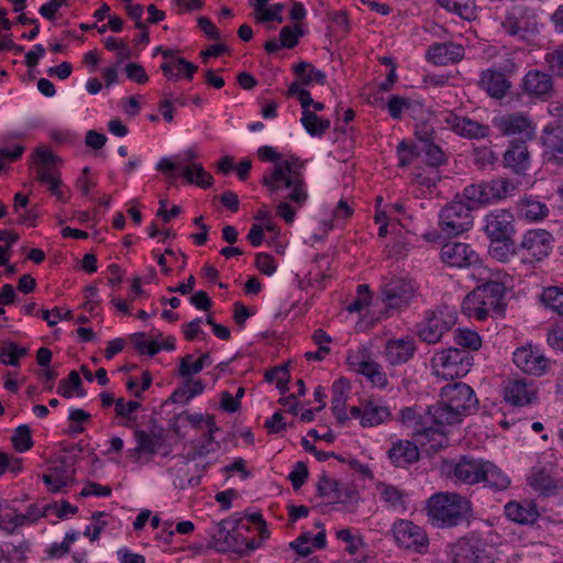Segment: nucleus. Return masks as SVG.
I'll return each instance as SVG.
<instances>
[{
    "mask_svg": "<svg viewBox=\"0 0 563 563\" xmlns=\"http://www.w3.org/2000/svg\"><path fill=\"white\" fill-rule=\"evenodd\" d=\"M262 161L273 162L274 167L269 174L264 175L263 185L271 195L290 199L298 207L308 200V191L302 174L303 163L298 157L280 161V155L272 146H262L257 151Z\"/></svg>",
    "mask_w": 563,
    "mask_h": 563,
    "instance_id": "nucleus-1",
    "label": "nucleus"
},
{
    "mask_svg": "<svg viewBox=\"0 0 563 563\" xmlns=\"http://www.w3.org/2000/svg\"><path fill=\"white\" fill-rule=\"evenodd\" d=\"M426 511L433 527L454 528L471 520L473 504L459 493L440 492L429 497Z\"/></svg>",
    "mask_w": 563,
    "mask_h": 563,
    "instance_id": "nucleus-2",
    "label": "nucleus"
},
{
    "mask_svg": "<svg viewBox=\"0 0 563 563\" xmlns=\"http://www.w3.org/2000/svg\"><path fill=\"white\" fill-rule=\"evenodd\" d=\"M477 405L472 387L456 382L441 388L440 400L434 407L438 419L446 427L462 422L464 417L476 411Z\"/></svg>",
    "mask_w": 563,
    "mask_h": 563,
    "instance_id": "nucleus-3",
    "label": "nucleus"
},
{
    "mask_svg": "<svg viewBox=\"0 0 563 563\" xmlns=\"http://www.w3.org/2000/svg\"><path fill=\"white\" fill-rule=\"evenodd\" d=\"M506 288L503 283L487 280L471 291L462 302L463 312L470 318L484 321L503 314Z\"/></svg>",
    "mask_w": 563,
    "mask_h": 563,
    "instance_id": "nucleus-4",
    "label": "nucleus"
},
{
    "mask_svg": "<svg viewBox=\"0 0 563 563\" xmlns=\"http://www.w3.org/2000/svg\"><path fill=\"white\" fill-rule=\"evenodd\" d=\"M401 421L411 430L415 440L421 444H426L434 434L444 433L445 426L438 419L434 406L429 407L424 412H418L416 408L411 407L404 408Z\"/></svg>",
    "mask_w": 563,
    "mask_h": 563,
    "instance_id": "nucleus-5",
    "label": "nucleus"
},
{
    "mask_svg": "<svg viewBox=\"0 0 563 563\" xmlns=\"http://www.w3.org/2000/svg\"><path fill=\"white\" fill-rule=\"evenodd\" d=\"M433 373L444 379H454L465 376L473 366L470 351L449 347L433 355L431 358Z\"/></svg>",
    "mask_w": 563,
    "mask_h": 563,
    "instance_id": "nucleus-6",
    "label": "nucleus"
},
{
    "mask_svg": "<svg viewBox=\"0 0 563 563\" xmlns=\"http://www.w3.org/2000/svg\"><path fill=\"white\" fill-rule=\"evenodd\" d=\"M418 291V285L412 278L390 276L380 286V295L386 310L401 311L407 309Z\"/></svg>",
    "mask_w": 563,
    "mask_h": 563,
    "instance_id": "nucleus-7",
    "label": "nucleus"
},
{
    "mask_svg": "<svg viewBox=\"0 0 563 563\" xmlns=\"http://www.w3.org/2000/svg\"><path fill=\"white\" fill-rule=\"evenodd\" d=\"M391 533L396 544L407 551L424 554L429 550L427 531L408 519H397L391 526Z\"/></svg>",
    "mask_w": 563,
    "mask_h": 563,
    "instance_id": "nucleus-8",
    "label": "nucleus"
},
{
    "mask_svg": "<svg viewBox=\"0 0 563 563\" xmlns=\"http://www.w3.org/2000/svg\"><path fill=\"white\" fill-rule=\"evenodd\" d=\"M553 236L544 229L528 230L521 238L514 252L523 262L534 263L544 260L552 250Z\"/></svg>",
    "mask_w": 563,
    "mask_h": 563,
    "instance_id": "nucleus-9",
    "label": "nucleus"
},
{
    "mask_svg": "<svg viewBox=\"0 0 563 563\" xmlns=\"http://www.w3.org/2000/svg\"><path fill=\"white\" fill-rule=\"evenodd\" d=\"M473 225L472 208L463 201H452L439 214V227L446 235H460Z\"/></svg>",
    "mask_w": 563,
    "mask_h": 563,
    "instance_id": "nucleus-10",
    "label": "nucleus"
},
{
    "mask_svg": "<svg viewBox=\"0 0 563 563\" xmlns=\"http://www.w3.org/2000/svg\"><path fill=\"white\" fill-rule=\"evenodd\" d=\"M486 460L471 455H461L456 460L445 463L448 477L467 486L481 484Z\"/></svg>",
    "mask_w": 563,
    "mask_h": 563,
    "instance_id": "nucleus-11",
    "label": "nucleus"
},
{
    "mask_svg": "<svg viewBox=\"0 0 563 563\" xmlns=\"http://www.w3.org/2000/svg\"><path fill=\"white\" fill-rule=\"evenodd\" d=\"M540 143L542 157L548 166L563 168V124L553 123L543 128Z\"/></svg>",
    "mask_w": 563,
    "mask_h": 563,
    "instance_id": "nucleus-12",
    "label": "nucleus"
},
{
    "mask_svg": "<svg viewBox=\"0 0 563 563\" xmlns=\"http://www.w3.org/2000/svg\"><path fill=\"white\" fill-rule=\"evenodd\" d=\"M440 257L450 267L470 268L481 264L478 253L472 245L463 242L449 241L440 251Z\"/></svg>",
    "mask_w": 563,
    "mask_h": 563,
    "instance_id": "nucleus-13",
    "label": "nucleus"
},
{
    "mask_svg": "<svg viewBox=\"0 0 563 563\" xmlns=\"http://www.w3.org/2000/svg\"><path fill=\"white\" fill-rule=\"evenodd\" d=\"M455 323V318L443 310L430 312L423 321L418 324V336L428 344H435L442 335Z\"/></svg>",
    "mask_w": 563,
    "mask_h": 563,
    "instance_id": "nucleus-14",
    "label": "nucleus"
},
{
    "mask_svg": "<svg viewBox=\"0 0 563 563\" xmlns=\"http://www.w3.org/2000/svg\"><path fill=\"white\" fill-rule=\"evenodd\" d=\"M485 232L493 243L510 241L515 233V217L506 209L490 211L485 218Z\"/></svg>",
    "mask_w": 563,
    "mask_h": 563,
    "instance_id": "nucleus-15",
    "label": "nucleus"
},
{
    "mask_svg": "<svg viewBox=\"0 0 563 563\" xmlns=\"http://www.w3.org/2000/svg\"><path fill=\"white\" fill-rule=\"evenodd\" d=\"M521 89L527 96L542 101L551 99L555 93L552 75L539 69H531L525 75Z\"/></svg>",
    "mask_w": 563,
    "mask_h": 563,
    "instance_id": "nucleus-16",
    "label": "nucleus"
},
{
    "mask_svg": "<svg viewBox=\"0 0 563 563\" xmlns=\"http://www.w3.org/2000/svg\"><path fill=\"white\" fill-rule=\"evenodd\" d=\"M494 125L504 135H521L532 139L536 125L531 118L521 112L507 113L494 119Z\"/></svg>",
    "mask_w": 563,
    "mask_h": 563,
    "instance_id": "nucleus-17",
    "label": "nucleus"
},
{
    "mask_svg": "<svg viewBox=\"0 0 563 563\" xmlns=\"http://www.w3.org/2000/svg\"><path fill=\"white\" fill-rule=\"evenodd\" d=\"M347 364L353 371L364 375L373 386L385 388L388 385V378L382 365L362 355L361 352L350 353L347 355Z\"/></svg>",
    "mask_w": 563,
    "mask_h": 563,
    "instance_id": "nucleus-18",
    "label": "nucleus"
},
{
    "mask_svg": "<svg viewBox=\"0 0 563 563\" xmlns=\"http://www.w3.org/2000/svg\"><path fill=\"white\" fill-rule=\"evenodd\" d=\"M450 556L452 563H485L488 559L481 541L473 537L456 540L451 547Z\"/></svg>",
    "mask_w": 563,
    "mask_h": 563,
    "instance_id": "nucleus-19",
    "label": "nucleus"
},
{
    "mask_svg": "<svg viewBox=\"0 0 563 563\" xmlns=\"http://www.w3.org/2000/svg\"><path fill=\"white\" fill-rule=\"evenodd\" d=\"M444 123L457 135L466 139H484L489 135L488 125L466 117H459L453 112L446 113Z\"/></svg>",
    "mask_w": 563,
    "mask_h": 563,
    "instance_id": "nucleus-20",
    "label": "nucleus"
},
{
    "mask_svg": "<svg viewBox=\"0 0 563 563\" xmlns=\"http://www.w3.org/2000/svg\"><path fill=\"white\" fill-rule=\"evenodd\" d=\"M537 398V389L526 379L508 380L504 387V399L518 407L530 405Z\"/></svg>",
    "mask_w": 563,
    "mask_h": 563,
    "instance_id": "nucleus-21",
    "label": "nucleus"
},
{
    "mask_svg": "<svg viewBox=\"0 0 563 563\" xmlns=\"http://www.w3.org/2000/svg\"><path fill=\"white\" fill-rule=\"evenodd\" d=\"M514 363L527 374L541 376L547 371L549 360L531 347H520L514 352Z\"/></svg>",
    "mask_w": 563,
    "mask_h": 563,
    "instance_id": "nucleus-22",
    "label": "nucleus"
},
{
    "mask_svg": "<svg viewBox=\"0 0 563 563\" xmlns=\"http://www.w3.org/2000/svg\"><path fill=\"white\" fill-rule=\"evenodd\" d=\"M529 485L543 497L558 496L563 490V482L553 477L543 467H536L528 477Z\"/></svg>",
    "mask_w": 563,
    "mask_h": 563,
    "instance_id": "nucleus-23",
    "label": "nucleus"
},
{
    "mask_svg": "<svg viewBox=\"0 0 563 563\" xmlns=\"http://www.w3.org/2000/svg\"><path fill=\"white\" fill-rule=\"evenodd\" d=\"M478 84L482 89L495 99L504 98L511 88V82L506 74L496 69L483 70Z\"/></svg>",
    "mask_w": 563,
    "mask_h": 563,
    "instance_id": "nucleus-24",
    "label": "nucleus"
},
{
    "mask_svg": "<svg viewBox=\"0 0 563 563\" xmlns=\"http://www.w3.org/2000/svg\"><path fill=\"white\" fill-rule=\"evenodd\" d=\"M427 57L435 65H449L464 57V47L454 43H437L429 47Z\"/></svg>",
    "mask_w": 563,
    "mask_h": 563,
    "instance_id": "nucleus-25",
    "label": "nucleus"
},
{
    "mask_svg": "<svg viewBox=\"0 0 563 563\" xmlns=\"http://www.w3.org/2000/svg\"><path fill=\"white\" fill-rule=\"evenodd\" d=\"M48 492L55 494L69 487L75 482V470L67 465H56L42 475Z\"/></svg>",
    "mask_w": 563,
    "mask_h": 563,
    "instance_id": "nucleus-26",
    "label": "nucleus"
},
{
    "mask_svg": "<svg viewBox=\"0 0 563 563\" xmlns=\"http://www.w3.org/2000/svg\"><path fill=\"white\" fill-rule=\"evenodd\" d=\"M416 351L415 341L409 338L388 340L385 345V355L391 365L408 362Z\"/></svg>",
    "mask_w": 563,
    "mask_h": 563,
    "instance_id": "nucleus-27",
    "label": "nucleus"
},
{
    "mask_svg": "<svg viewBox=\"0 0 563 563\" xmlns=\"http://www.w3.org/2000/svg\"><path fill=\"white\" fill-rule=\"evenodd\" d=\"M505 515L509 520L520 525H533L540 516L536 503L529 500L507 503Z\"/></svg>",
    "mask_w": 563,
    "mask_h": 563,
    "instance_id": "nucleus-28",
    "label": "nucleus"
},
{
    "mask_svg": "<svg viewBox=\"0 0 563 563\" xmlns=\"http://www.w3.org/2000/svg\"><path fill=\"white\" fill-rule=\"evenodd\" d=\"M389 460L396 467H406L419 460L418 446L409 440H397L387 452Z\"/></svg>",
    "mask_w": 563,
    "mask_h": 563,
    "instance_id": "nucleus-29",
    "label": "nucleus"
},
{
    "mask_svg": "<svg viewBox=\"0 0 563 563\" xmlns=\"http://www.w3.org/2000/svg\"><path fill=\"white\" fill-rule=\"evenodd\" d=\"M505 166L517 174H525L530 165V153L526 142H512L504 154Z\"/></svg>",
    "mask_w": 563,
    "mask_h": 563,
    "instance_id": "nucleus-30",
    "label": "nucleus"
},
{
    "mask_svg": "<svg viewBox=\"0 0 563 563\" xmlns=\"http://www.w3.org/2000/svg\"><path fill=\"white\" fill-rule=\"evenodd\" d=\"M517 213L529 222L542 221L549 216V208L532 196H525L517 202Z\"/></svg>",
    "mask_w": 563,
    "mask_h": 563,
    "instance_id": "nucleus-31",
    "label": "nucleus"
},
{
    "mask_svg": "<svg viewBox=\"0 0 563 563\" xmlns=\"http://www.w3.org/2000/svg\"><path fill=\"white\" fill-rule=\"evenodd\" d=\"M391 417L388 406L380 401L369 399L363 404V415L361 417L362 427H376L386 422Z\"/></svg>",
    "mask_w": 563,
    "mask_h": 563,
    "instance_id": "nucleus-32",
    "label": "nucleus"
},
{
    "mask_svg": "<svg viewBox=\"0 0 563 563\" xmlns=\"http://www.w3.org/2000/svg\"><path fill=\"white\" fill-rule=\"evenodd\" d=\"M349 394V384L344 378L335 380L332 385L331 410L340 424L347 419L346 400Z\"/></svg>",
    "mask_w": 563,
    "mask_h": 563,
    "instance_id": "nucleus-33",
    "label": "nucleus"
},
{
    "mask_svg": "<svg viewBox=\"0 0 563 563\" xmlns=\"http://www.w3.org/2000/svg\"><path fill=\"white\" fill-rule=\"evenodd\" d=\"M501 26L509 35L518 36L521 40H528L537 32L536 23H530L525 18H518L514 14L507 15Z\"/></svg>",
    "mask_w": 563,
    "mask_h": 563,
    "instance_id": "nucleus-34",
    "label": "nucleus"
},
{
    "mask_svg": "<svg viewBox=\"0 0 563 563\" xmlns=\"http://www.w3.org/2000/svg\"><path fill=\"white\" fill-rule=\"evenodd\" d=\"M481 483L492 489L504 490L510 485V479L497 465L486 460Z\"/></svg>",
    "mask_w": 563,
    "mask_h": 563,
    "instance_id": "nucleus-35",
    "label": "nucleus"
},
{
    "mask_svg": "<svg viewBox=\"0 0 563 563\" xmlns=\"http://www.w3.org/2000/svg\"><path fill=\"white\" fill-rule=\"evenodd\" d=\"M514 189L512 184L506 178L493 179L483 183L484 202L489 203L494 200L506 198Z\"/></svg>",
    "mask_w": 563,
    "mask_h": 563,
    "instance_id": "nucleus-36",
    "label": "nucleus"
},
{
    "mask_svg": "<svg viewBox=\"0 0 563 563\" xmlns=\"http://www.w3.org/2000/svg\"><path fill=\"white\" fill-rule=\"evenodd\" d=\"M183 175L187 183L195 184L200 188H209L212 185V176L205 170L199 163H191L183 168Z\"/></svg>",
    "mask_w": 563,
    "mask_h": 563,
    "instance_id": "nucleus-37",
    "label": "nucleus"
},
{
    "mask_svg": "<svg viewBox=\"0 0 563 563\" xmlns=\"http://www.w3.org/2000/svg\"><path fill=\"white\" fill-rule=\"evenodd\" d=\"M300 122L306 131L312 136H321L330 128V120L322 119L311 110L302 111Z\"/></svg>",
    "mask_w": 563,
    "mask_h": 563,
    "instance_id": "nucleus-38",
    "label": "nucleus"
},
{
    "mask_svg": "<svg viewBox=\"0 0 563 563\" xmlns=\"http://www.w3.org/2000/svg\"><path fill=\"white\" fill-rule=\"evenodd\" d=\"M134 437L136 441V448L134 449L135 453H147L152 455L156 453L157 448L161 445L163 439L161 433L148 434L143 430H136L134 432Z\"/></svg>",
    "mask_w": 563,
    "mask_h": 563,
    "instance_id": "nucleus-39",
    "label": "nucleus"
},
{
    "mask_svg": "<svg viewBox=\"0 0 563 563\" xmlns=\"http://www.w3.org/2000/svg\"><path fill=\"white\" fill-rule=\"evenodd\" d=\"M294 73L303 85H310L312 82L323 85L325 82L324 73L307 62L296 64L294 66Z\"/></svg>",
    "mask_w": 563,
    "mask_h": 563,
    "instance_id": "nucleus-40",
    "label": "nucleus"
},
{
    "mask_svg": "<svg viewBox=\"0 0 563 563\" xmlns=\"http://www.w3.org/2000/svg\"><path fill=\"white\" fill-rule=\"evenodd\" d=\"M541 302L558 316L563 317V288L551 286L543 289Z\"/></svg>",
    "mask_w": 563,
    "mask_h": 563,
    "instance_id": "nucleus-41",
    "label": "nucleus"
},
{
    "mask_svg": "<svg viewBox=\"0 0 563 563\" xmlns=\"http://www.w3.org/2000/svg\"><path fill=\"white\" fill-rule=\"evenodd\" d=\"M36 181L46 185L47 190L55 196L58 200L65 201L66 197L60 189L63 183L60 180L59 174L56 170L46 172V170H37V175H35Z\"/></svg>",
    "mask_w": 563,
    "mask_h": 563,
    "instance_id": "nucleus-42",
    "label": "nucleus"
},
{
    "mask_svg": "<svg viewBox=\"0 0 563 563\" xmlns=\"http://www.w3.org/2000/svg\"><path fill=\"white\" fill-rule=\"evenodd\" d=\"M192 358L191 354H187L180 360L178 372L181 377H190L194 374H198L206 365L210 364L209 352L203 353L196 362H192Z\"/></svg>",
    "mask_w": 563,
    "mask_h": 563,
    "instance_id": "nucleus-43",
    "label": "nucleus"
},
{
    "mask_svg": "<svg viewBox=\"0 0 563 563\" xmlns=\"http://www.w3.org/2000/svg\"><path fill=\"white\" fill-rule=\"evenodd\" d=\"M81 385L79 374L76 371H71L67 378L59 382L57 393L65 398H71L75 393L77 396L82 397L86 393L81 388Z\"/></svg>",
    "mask_w": 563,
    "mask_h": 563,
    "instance_id": "nucleus-44",
    "label": "nucleus"
},
{
    "mask_svg": "<svg viewBox=\"0 0 563 563\" xmlns=\"http://www.w3.org/2000/svg\"><path fill=\"white\" fill-rule=\"evenodd\" d=\"M27 350L25 347L19 346L14 342H1L0 343V361L10 366H18L20 364V358L25 356Z\"/></svg>",
    "mask_w": 563,
    "mask_h": 563,
    "instance_id": "nucleus-45",
    "label": "nucleus"
},
{
    "mask_svg": "<svg viewBox=\"0 0 563 563\" xmlns=\"http://www.w3.org/2000/svg\"><path fill=\"white\" fill-rule=\"evenodd\" d=\"M21 517L14 508L4 503L0 505V529L8 534H12L14 530L21 527Z\"/></svg>",
    "mask_w": 563,
    "mask_h": 563,
    "instance_id": "nucleus-46",
    "label": "nucleus"
},
{
    "mask_svg": "<svg viewBox=\"0 0 563 563\" xmlns=\"http://www.w3.org/2000/svg\"><path fill=\"white\" fill-rule=\"evenodd\" d=\"M380 492L382 499L394 509L406 510L405 505V496L406 494L391 485H382L378 487Z\"/></svg>",
    "mask_w": 563,
    "mask_h": 563,
    "instance_id": "nucleus-47",
    "label": "nucleus"
},
{
    "mask_svg": "<svg viewBox=\"0 0 563 563\" xmlns=\"http://www.w3.org/2000/svg\"><path fill=\"white\" fill-rule=\"evenodd\" d=\"M454 343L462 350L477 351L482 346V340L479 335L467 329H457L454 332Z\"/></svg>",
    "mask_w": 563,
    "mask_h": 563,
    "instance_id": "nucleus-48",
    "label": "nucleus"
},
{
    "mask_svg": "<svg viewBox=\"0 0 563 563\" xmlns=\"http://www.w3.org/2000/svg\"><path fill=\"white\" fill-rule=\"evenodd\" d=\"M12 444L15 451L25 452L32 449L33 440L31 429L26 424L19 426L12 435Z\"/></svg>",
    "mask_w": 563,
    "mask_h": 563,
    "instance_id": "nucleus-49",
    "label": "nucleus"
},
{
    "mask_svg": "<svg viewBox=\"0 0 563 563\" xmlns=\"http://www.w3.org/2000/svg\"><path fill=\"white\" fill-rule=\"evenodd\" d=\"M439 4L450 12L470 19L473 15V0H438Z\"/></svg>",
    "mask_w": 563,
    "mask_h": 563,
    "instance_id": "nucleus-50",
    "label": "nucleus"
},
{
    "mask_svg": "<svg viewBox=\"0 0 563 563\" xmlns=\"http://www.w3.org/2000/svg\"><path fill=\"white\" fill-rule=\"evenodd\" d=\"M424 154L427 164L435 168L444 162V154L440 146L429 142L422 141L420 144V154Z\"/></svg>",
    "mask_w": 563,
    "mask_h": 563,
    "instance_id": "nucleus-51",
    "label": "nucleus"
},
{
    "mask_svg": "<svg viewBox=\"0 0 563 563\" xmlns=\"http://www.w3.org/2000/svg\"><path fill=\"white\" fill-rule=\"evenodd\" d=\"M213 540L217 550L220 552L235 548V537L225 528L224 522L218 525Z\"/></svg>",
    "mask_w": 563,
    "mask_h": 563,
    "instance_id": "nucleus-52",
    "label": "nucleus"
},
{
    "mask_svg": "<svg viewBox=\"0 0 563 563\" xmlns=\"http://www.w3.org/2000/svg\"><path fill=\"white\" fill-rule=\"evenodd\" d=\"M265 379L269 383L276 382V387L282 394L288 390L289 373L288 366L282 365L265 373Z\"/></svg>",
    "mask_w": 563,
    "mask_h": 563,
    "instance_id": "nucleus-53",
    "label": "nucleus"
},
{
    "mask_svg": "<svg viewBox=\"0 0 563 563\" xmlns=\"http://www.w3.org/2000/svg\"><path fill=\"white\" fill-rule=\"evenodd\" d=\"M544 62L552 74L563 78V45L548 52Z\"/></svg>",
    "mask_w": 563,
    "mask_h": 563,
    "instance_id": "nucleus-54",
    "label": "nucleus"
},
{
    "mask_svg": "<svg viewBox=\"0 0 563 563\" xmlns=\"http://www.w3.org/2000/svg\"><path fill=\"white\" fill-rule=\"evenodd\" d=\"M35 159H36V167H35L36 174H37V170H46V172L55 170L57 157L48 148L38 147L35 152Z\"/></svg>",
    "mask_w": 563,
    "mask_h": 563,
    "instance_id": "nucleus-55",
    "label": "nucleus"
},
{
    "mask_svg": "<svg viewBox=\"0 0 563 563\" xmlns=\"http://www.w3.org/2000/svg\"><path fill=\"white\" fill-rule=\"evenodd\" d=\"M372 294L365 284L357 286V297L346 307L350 313L361 312L371 302Z\"/></svg>",
    "mask_w": 563,
    "mask_h": 563,
    "instance_id": "nucleus-56",
    "label": "nucleus"
},
{
    "mask_svg": "<svg viewBox=\"0 0 563 563\" xmlns=\"http://www.w3.org/2000/svg\"><path fill=\"white\" fill-rule=\"evenodd\" d=\"M273 196L276 200H279L278 205L276 206L277 216L285 220L286 223H292L296 218V209L299 207L290 199L279 198L276 195Z\"/></svg>",
    "mask_w": 563,
    "mask_h": 563,
    "instance_id": "nucleus-57",
    "label": "nucleus"
},
{
    "mask_svg": "<svg viewBox=\"0 0 563 563\" xmlns=\"http://www.w3.org/2000/svg\"><path fill=\"white\" fill-rule=\"evenodd\" d=\"M399 156V166H408L415 157L420 155V145L409 144L407 142H400L397 146Z\"/></svg>",
    "mask_w": 563,
    "mask_h": 563,
    "instance_id": "nucleus-58",
    "label": "nucleus"
},
{
    "mask_svg": "<svg viewBox=\"0 0 563 563\" xmlns=\"http://www.w3.org/2000/svg\"><path fill=\"white\" fill-rule=\"evenodd\" d=\"M317 489L320 496L334 494L335 499H341V485L338 481L330 478L327 474H322L319 478Z\"/></svg>",
    "mask_w": 563,
    "mask_h": 563,
    "instance_id": "nucleus-59",
    "label": "nucleus"
},
{
    "mask_svg": "<svg viewBox=\"0 0 563 563\" xmlns=\"http://www.w3.org/2000/svg\"><path fill=\"white\" fill-rule=\"evenodd\" d=\"M303 34L300 25L294 27L284 26L279 33L280 45L286 48H292L298 44L299 37Z\"/></svg>",
    "mask_w": 563,
    "mask_h": 563,
    "instance_id": "nucleus-60",
    "label": "nucleus"
},
{
    "mask_svg": "<svg viewBox=\"0 0 563 563\" xmlns=\"http://www.w3.org/2000/svg\"><path fill=\"white\" fill-rule=\"evenodd\" d=\"M336 538L347 543L346 551L350 554H356L358 549L364 545L362 537H355L350 529H341L336 532Z\"/></svg>",
    "mask_w": 563,
    "mask_h": 563,
    "instance_id": "nucleus-61",
    "label": "nucleus"
},
{
    "mask_svg": "<svg viewBox=\"0 0 563 563\" xmlns=\"http://www.w3.org/2000/svg\"><path fill=\"white\" fill-rule=\"evenodd\" d=\"M512 239L510 241H501L500 243H495L490 246L489 253L493 257L497 258L500 262H505L508 260L510 254H515Z\"/></svg>",
    "mask_w": 563,
    "mask_h": 563,
    "instance_id": "nucleus-62",
    "label": "nucleus"
},
{
    "mask_svg": "<svg viewBox=\"0 0 563 563\" xmlns=\"http://www.w3.org/2000/svg\"><path fill=\"white\" fill-rule=\"evenodd\" d=\"M288 478L290 479L292 487L299 489L308 478V467L303 462H297L294 470L289 473Z\"/></svg>",
    "mask_w": 563,
    "mask_h": 563,
    "instance_id": "nucleus-63",
    "label": "nucleus"
},
{
    "mask_svg": "<svg viewBox=\"0 0 563 563\" xmlns=\"http://www.w3.org/2000/svg\"><path fill=\"white\" fill-rule=\"evenodd\" d=\"M547 339L551 347L563 352V324L553 325L549 330Z\"/></svg>",
    "mask_w": 563,
    "mask_h": 563,
    "instance_id": "nucleus-64",
    "label": "nucleus"
}]
</instances>
